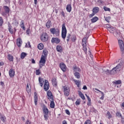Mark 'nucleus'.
I'll return each instance as SVG.
<instances>
[{"mask_svg":"<svg viewBox=\"0 0 124 124\" xmlns=\"http://www.w3.org/2000/svg\"><path fill=\"white\" fill-rule=\"evenodd\" d=\"M8 30H9V32H10V33H11V34H13L14 31H13V29H12V28H11V27L9 26Z\"/></svg>","mask_w":124,"mask_h":124,"instance_id":"41","label":"nucleus"},{"mask_svg":"<svg viewBox=\"0 0 124 124\" xmlns=\"http://www.w3.org/2000/svg\"><path fill=\"white\" fill-rule=\"evenodd\" d=\"M8 59L10 62H13V56L10 54L8 55Z\"/></svg>","mask_w":124,"mask_h":124,"instance_id":"32","label":"nucleus"},{"mask_svg":"<svg viewBox=\"0 0 124 124\" xmlns=\"http://www.w3.org/2000/svg\"><path fill=\"white\" fill-rule=\"evenodd\" d=\"M116 115L117 117H121V118H122V114H121V113H120V112H116Z\"/></svg>","mask_w":124,"mask_h":124,"instance_id":"52","label":"nucleus"},{"mask_svg":"<svg viewBox=\"0 0 124 124\" xmlns=\"http://www.w3.org/2000/svg\"><path fill=\"white\" fill-rule=\"evenodd\" d=\"M82 45L84 52L87 54V38L84 37L82 39Z\"/></svg>","mask_w":124,"mask_h":124,"instance_id":"5","label":"nucleus"},{"mask_svg":"<svg viewBox=\"0 0 124 124\" xmlns=\"http://www.w3.org/2000/svg\"><path fill=\"white\" fill-rule=\"evenodd\" d=\"M26 91H27V93H30V92H31V89L29 87V84L27 85Z\"/></svg>","mask_w":124,"mask_h":124,"instance_id":"47","label":"nucleus"},{"mask_svg":"<svg viewBox=\"0 0 124 124\" xmlns=\"http://www.w3.org/2000/svg\"><path fill=\"white\" fill-rule=\"evenodd\" d=\"M52 83L54 87H57V79L56 78H53L52 79Z\"/></svg>","mask_w":124,"mask_h":124,"instance_id":"28","label":"nucleus"},{"mask_svg":"<svg viewBox=\"0 0 124 124\" xmlns=\"http://www.w3.org/2000/svg\"><path fill=\"white\" fill-rule=\"evenodd\" d=\"M43 112L44 114H49V110L47 108L46 106L44 105L43 106Z\"/></svg>","mask_w":124,"mask_h":124,"instance_id":"15","label":"nucleus"},{"mask_svg":"<svg viewBox=\"0 0 124 124\" xmlns=\"http://www.w3.org/2000/svg\"><path fill=\"white\" fill-rule=\"evenodd\" d=\"M78 95H79L80 97L82 98V99H83V100H85V96L84 95V94H83V93H82L81 91H78Z\"/></svg>","mask_w":124,"mask_h":124,"instance_id":"27","label":"nucleus"},{"mask_svg":"<svg viewBox=\"0 0 124 124\" xmlns=\"http://www.w3.org/2000/svg\"><path fill=\"white\" fill-rule=\"evenodd\" d=\"M2 24H3V19H2V17H1V16H0V27H1V26H2Z\"/></svg>","mask_w":124,"mask_h":124,"instance_id":"43","label":"nucleus"},{"mask_svg":"<svg viewBox=\"0 0 124 124\" xmlns=\"http://www.w3.org/2000/svg\"><path fill=\"white\" fill-rule=\"evenodd\" d=\"M45 63H46V60H45V56L44 55H42L40 61L39 62V68L41 69L43 66L45 65Z\"/></svg>","mask_w":124,"mask_h":124,"instance_id":"3","label":"nucleus"},{"mask_svg":"<svg viewBox=\"0 0 124 124\" xmlns=\"http://www.w3.org/2000/svg\"><path fill=\"white\" fill-rule=\"evenodd\" d=\"M88 106H91L92 105V101H89L87 103Z\"/></svg>","mask_w":124,"mask_h":124,"instance_id":"58","label":"nucleus"},{"mask_svg":"<svg viewBox=\"0 0 124 124\" xmlns=\"http://www.w3.org/2000/svg\"><path fill=\"white\" fill-rule=\"evenodd\" d=\"M63 92L65 96H68L69 95L70 90L69 88L66 86H63Z\"/></svg>","mask_w":124,"mask_h":124,"instance_id":"6","label":"nucleus"},{"mask_svg":"<svg viewBox=\"0 0 124 124\" xmlns=\"http://www.w3.org/2000/svg\"><path fill=\"white\" fill-rule=\"evenodd\" d=\"M71 35H70V34H69L67 37H66V38H67V39H66V41H67V43H68V42H69V40H70V37H71Z\"/></svg>","mask_w":124,"mask_h":124,"instance_id":"46","label":"nucleus"},{"mask_svg":"<svg viewBox=\"0 0 124 124\" xmlns=\"http://www.w3.org/2000/svg\"><path fill=\"white\" fill-rule=\"evenodd\" d=\"M71 40L73 41V42H74V41L76 40V37L75 36H73L72 37Z\"/></svg>","mask_w":124,"mask_h":124,"instance_id":"54","label":"nucleus"},{"mask_svg":"<svg viewBox=\"0 0 124 124\" xmlns=\"http://www.w3.org/2000/svg\"><path fill=\"white\" fill-rule=\"evenodd\" d=\"M43 52V54H44V56H45V57H47V55H48V50H47V49H44Z\"/></svg>","mask_w":124,"mask_h":124,"instance_id":"34","label":"nucleus"},{"mask_svg":"<svg viewBox=\"0 0 124 124\" xmlns=\"http://www.w3.org/2000/svg\"><path fill=\"white\" fill-rule=\"evenodd\" d=\"M46 27L47 29H50V27H51V21H48L46 24Z\"/></svg>","mask_w":124,"mask_h":124,"instance_id":"36","label":"nucleus"},{"mask_svg":"<svg viewBox=\"0 0 124 124\" xmlns=\"http://www.w3.org/2000/svg\"><path fill=\"white\" fill-rule=\"evenodd\" d=\"M66 33H67V30H66L65 24H63L62 25V37L64 40L65 39V37H66Z\"/></svg>","mask_w":124,"mask_h":124,"instance_id":"2","label":"nucleus"},{"mask_svg":"<svg viewBox=\"0 0 124 124\" xmlns=\"http://www.w3.org/2000/svg\"><path fill=\"white\" fill-rule=\"evenodd\" d=\"M20 28L25 31L26 30V27H25V23H24V20H22L20 22Z\"/></svg>","mask_w":124,"mask_h":124,"instance_id":"21","label":"nucleus"},{"mask_svg":"<svg viewBox=\"0 0 124 124\" xmlns=\"http://www.w3.org/2000/svg\"><path fill=\"white\" fill-rule=\"evenodd\" d=\"M121 122H122V124H124V118L122 117Z\"/></svg>","mask_w":124,"mask_h":124,"instance_id":"64","label":"nucleus"},{"mask_svg":"<svg viewBox=\"0 0 124 124\" xmlns=\"http://www.w3.org/2000/svg\"><path fill=\"white\" fill-rule=\"evenodd\" d=\"M40 39L43 42H46L49 39V36L46 33H43L40 36Z\"/></svg>","mask_w":124,"mask_h":124,"instance_id":"4","label":"nucleus"},{"mask_svg":"<svg viewBox=\"0 0 124 124\" xmlns=\"http://www.w3.org/2000/svg\"><path fill=\"white\" fill-rule=\"evenodd\" d=\"M9 74L10 77L12 78L14 77L15 75V71L13 69H11L9 71Z\"/></svg>","mask_w":124,"mask_h":124,"instance_id":"12","label":"nucleus"},{"mask_svg":"<svg viewBox=\"0 0 124 124\" xmlns=\"http://www.w3.org/2000/svg\"><path fill=\"white\" fill-rule=\"evenodd\" d=\"M104 10H105V11H108L109 12L111 11V10L110 9V8L105 6L104 7Z\"/></svg>","mask_w":124,"mask_h":124,"instance_id":"45","label":"nucleus"},{"mask_svg":"<svg viewBox=\"0 0 124 124\" xmlns=\"http://www.w3.org/2000/svg\"><path fill=\"white\" fill-rule=\"evenodd\" d=\"M105 73H106V74H111V71L107 70L105 71Z\"/></svg>","mask_w":124,"mask_h":124,"instance_id":"57","label":"nucleus"},{"mask_svg":"<svg viewBox=\"0 0 124 124\" xmlns=\"http://www.w3.org/2000/svg\"><path fill=\"white\" fill-rule=\"evenodd\" d=\"M121 108L124 110V102L122 103Z\"/></svg>","mask_w":124,"mask_h":124,"instance_id":"62","label":"nucleus"},{"mask_svg":"<svg viewBox=\"0 0 124 124\" xmlns=\"http://www.w3.org/2000/svg\"><path fill=\"white\" fill-rule=\"evenodd\" d=\"M0 119L3 123H5V122H6V118L4 115H0Z\"/></svg>","mask_w":124,"mask_h":124,"instance_id":"26","label":"nucleus"},{"mask_svg":"<svg viewBox=\"0 0 124 124\" xmlns=\"http://www.w3.org/2000/svg\"><path fill=\"white\" fill-rule=\"evenodd\" d=\"M22 43H23V42L22 41V39L21 38H17L16 41V44L18 47H21L22 45Z\"/></svg>","mask_w":124,"mask_h":124,"instance_id":"13","label":"nucleus"},{"mask_svg":"<svg viewBox=\"0 0 124 124\" xmlns=\"http://www.w3.org/2000/svg\"><path fill=\"white\" fill-rule=\"evenodd\" d=\"M122 83V81L121 80H117L114 81V84H116L117 85H120V84Z\"/></svg>","mask_w":124,"mask_h":124,"instance_id":"48","label":"nucleus"},{"mask_svg":"<svg viewBox=\"0 0 124 124\" xmlns=\"http://www.w3.org/2000/svg\"><path fill=\"white\" fill-rule=\"evenodd\" d=\"M74 81L76 83V85H77V87L79 88L80 87V81L75 79L74 80Z\"/></svg>","mask_w":124,"mask_h":124,"instance_id":"33","label":"nucleus"},{"mask_svg":"<svg viewBox=\"0 0 124 124\" xmlns=\"http://www.w3.org/2000/svg\"><path fill=\"white\" fill-rule=\"evenodd\" d=\"M34 103L35 105H37V101H38V97L37 96V93H34Z\"/></svg>","mask_w":124,"mask_h":124,"instance_id":"17","label":"nucleus"},{"mask_svg":"<svg viewBox=\"0 0 124 124\" xmlns=\"http://www.w3.org/2000/svg\"><path fill=\"white\" fill-rule=\"evenodd\" d=\"M44 117L45 118V121H47L48 120V114H44Z\"/></svg>","mask_w":124,"mask_h":124,"instance_id":"53","label":"nucleus"},{"mask_svg":"<svg viewBox=\"0 0 124 124\" xmlns=\"http://www.w3.org/2000/svg\"><path fill=\"white\" fill-rule=\"evenodd\" d=\"M108 31H109V32H114L113 31H114V32L116 31V27H113L112 26H111L110 29H108Z\"/></svg>","mask_w":124,"mask_h":124,"instance_id":"25","label":"nucleus"},{"mask_svg":"<svg viewBox=\"0 0 124 124\" xmlns=\"http://www.w3.org/2000/svg\"><path fill=\"white\" fill-rule=\"evenodd\" d=\"M47 95L49 100L54 99V98H53V94H52V92L50 90H48L47 92Z\"/></svg>","mask_w":124,"mask_h":124,"instance_id":"10","label":"nucleus"},{"mask_svg":"<svg viewBox=\"0 0 124 124\" xmlns=\"http://www.w3.org/2000/svg\"><path fill=\"white\" fill-rule=\"evenodd\" d=\"M49 100L50 101H51L50 105V108H55V102H54V99Z\"/></svg>","mask_w":124,"mask_h":124,"instance_id":"24","label":"nucleus"},{"mask_svg":"<svg viewBox=\"0 0 124 124\" xmlns=\"http://www.w3.org/2000/svg\"><path fill=\"white\" fill-rule=\"evenodd\" d=\"M44 48V45L42 43H40L38 45V48L39 50H42Z\"/></svg>","mask_w":124,"mask_h":124,"instance_id":"30","label":"nucleus"},{"mask_svg":"<svg viewBox=\"0 0 124 124\" xmlns=\"http://www.w3.org/2000/svg\"><path fill=\"white\" fill-rule=\"evenodd\" d=\"M39 82L41 87H43V83H44V79L40 77L39 78Z\"/></svg>","mask_w":124,"mask_h":124,"instance_id":"19","label":"nucleus"},{"mask_svg":"<svg viewBox=\"0 0 124 124\" xmlns=\"http://www.w3.org/2000/svg\"><path fill=\"white\" fill-rule=\"evenodd\" d=\"M99 11V8L97 7H95L93 9V12L95 14L98 13Z\"/></svg>","mask_w":124,"mask_h":124,"instance_id":"22","label":"nucleus"},{"mask_svg":"<svg viewBox=\"0 0 124 124\" xmlns=\"http://www.w3.org/2000/svg\"><path fill=\"white\" fill-rule=\"evenodd\" d=\"M66 9L68 12H71V10H72V7H71V4L67 5Z\"/></svg>","mask_w":124,"mask_h":124,"instance_id":"18","label":"nucleus"},{"mask_svg":"<svg viewBox=\"0 0 124 124\" xmlns=\"http://www.w3.org/2000/svg\"><path fill=\"white\" fill-rule=\"evenodd\" d=\"M85 95L86 97H87L88 101H92V100H91V98H90V96L87 95V94H85Z\"/></svg>","mask_w":124,"mask_h":124,"instance_id":"55","label":"nucleus"},{"mask_svg":"<svg viewBox=\"0 0 124 124\" xmlns=\"http://www.w3.org/2000/svg\"><path fill=\"white\" fill-rule=\"evenodd\" d=\"M25 47H26V48H30L31 47V43H30V42H28L26 44Z\"/></svg>","mask_w":124,"mask_h":124,"instance_id":"42","label":"nucleus"},{"mask_svg":"<svg viewBox=\"0 0 124 124\" xmlns=\"http://www.w3.org/2000/svg\"><path fill=\"white\" fill-rule=\"evenodd\" d=\"M106 116H108V119H111V118H112V114H111V113L109 112L108 111L107 114H106Z\"/></svg>","mask_w":124,"mask_h":124,"instance_id":"39","label":"nucleus"},{"mask_svg":"<svg viewBox=\"0 0 124 124\" xmlns=\"http://www.w3.org/2000/svg\"><path fill=\"white\" fill-rule=\"evenodd\" d=\"M31 63H35V60L34 59H32L31 60Z\"/></svg>","mask_w":124,"mask_h":124,"instance_id":"63","label":"nucleus"},{"mask_svg":"<svg viewBox=\"0 0 124 124\" xmlns=\"http://www.w3.org/2000/svg\"><path fill=\"white\" fill-rule=\"evenodd\" d=\"M13 21H14L13 24L15 25V26H18V24L19 23H18V22H17V20L16 19H14Z\"/></svg>","mask_w":124,"mask_h":124,"instance_id":"49","label":"nucleus"},{"mask_svg":"<svg viewBox=\"0 0 124 124\" xmlns=\"http://www.w3.org/2000/svg\"><path fill=\"white\" fill-rule=\"evenodd\" d=\"M40 74H41V71H40V70H36V75H40Z\"/></svg>","mask_w":124,"mask_h":124,"instance_id":"44","label":"nucleus"},{"mask_svg":"<svg viewBox=\"0 0 124 124\" xmlns=\"http://www.w3.org/2000/svg\"><path fill=\"white\" fill-rule=\"evenodd\" d=\"M81 104V99H78L76 102V105H80Z\"/></svg>","mask_w":124,"mask_h":124,"instance_id":"40","label":"nucleus"},{"mask_svg":"<svg viewBox=\"0 0 124 124\" xmlns=\"http://www.w3.org/2000/svg\"><path fill=\"white\" fill-rule=\"evenodd\" d=\"M54 34H55L56 36H59L60 35V30L59 29H56Z\"/></svg>","mask_w":124,"mask_h":124,"instance_id":"37","label":"nucleus"},{"mask_svg":"<svg viewBox=\"0 0 124 124\" xmlns=\"http://www.w3.org/2000/svg\"><path fill=\"white\" fill-rule=\"evenodd\" d=\"M49 88H50V86H49V82H48V80L46 79L45 80V85L44 86V90H45L46 92H47V91L49 90Z\"/></svg>","mask_w":124,"mask_h":124,"instance_id":"8","label":"nucleus"},{"mask_svg":"<svg viewBox=\"0 0 124 124\" xmlns=\"http://www.w3.org/2000/svg\"><path fill=\"white\" fill-rule=\"evenodd\" d=\"M73 70L74 71V73L75 72H81V69L80 68L76 66H74L73 67Z\"/></svg>","mask_w":124,"mask_h":124,"instance_id":"14","label":"nucleus"},{"mask_svg":"<svg viewBox=\"0 0 124 124\" xmlns=\"http://www.w3.org/2000/svg\"><path fill=\"white\" fill-rule=\"evenodd\" d=\"M74 74L75 77L77 78V79H80L81 77V74H80V73H79L78 72H76L74 73Z\"/></svg>","mask_w":124,"mask_h":124,"instance_id":"23","label":"nucleus"},{"mask_svg":"<svg viewBox=\"0 0 124 124\" xmlns=\"http://www.w3.org/2000/svg\"><path fill=\"white\" fill-rule=\"evenodd\" d=\"M118 44L121 52H124V44L122 40H118Z\"/></svg>","mask_w":124,"mask_h":124,"instance_id":"7","label":"nucleus"},{"mask_svg":"<svg viewBox=\"0 0 124 124\" xmlns=\"http://www.w3.org/2000/svg\"><path fill=\"white\" fill-rule=\"evenodd\" d=\"M60 68L62 71H63V72H65L66 71V66L64 63H60Z\"/></svg>","mask_w":124,"mask_h":124,"instance_id":"11","label":"nucleus"},{"mask_svg":"<svg viewBox=\"0 0 124 124\" xmlns=\"http://www.w3.org/2000/svg\"><path fill=\"white\" fill-rule=\"evenodd\" d=\"M65 113L67 114V115H70V112H69L68 109L65 110Z\"/></svg>","mask_w":124,"mask_h":124,"instance_id":"59","label":"nucleus"},{"mask_svg":"<svg viewBox=\"0 0 124 124\" xmlns=\"http://www.w3.org/2000/svg\"><path fill=\"white\" fill-rule=\"evenodd\" d=\"M94 15H95V14H94V12H93V13H92V14H90V15H89V17H90V18H92V17H93V16H94Z\"/></svg>","mask_w":124,"mask_h":124,"instance_id":"60","label":"nucleus"},{"mask_svg":"<svg viewBox=\"0 0 124 124\" xmlns=\"http://www.w3.org/2000/svg\"><path fill=\"white\" fill-rule=\"evenodd\" d=\"M98 21V17L97 16H94L91 19V22L92 23H95V22Z\"/></svg>","mask_w":124,"mask_h":124,"instance_id":"29","label":"nucleus"},{"mask_svg":"<svg viewBox=\"0 0 124 124\" xmlns=\"http://www.w3.org/2000/svg\"><path fill=\"white\" fill-rule=\"evenodd\" d=\"M113 33L115 37H120V31L116 30Z\"/></svg>","mask_w":124,"mask_h":124,"instance_id":"20","label":"nucleus"},{"mask_svg":"<svg viewBox=\"0 0 124 124\" xmlns=\"http://www.w3.org/2000/svg\"><path fill=\"white\" fill-rule=\"evenodd\" d=\"M112 26L109 25L108 24L106 25V27L107 28L108 30V29H110Z\"/></svg>","mask_w":124,"mask_h":124,"instance_id":"61","label":"nucleus"},{"mask_svg":"<svg viewBox=\"0 0 124 124\" xmlns=\"http://www.w3.org/2000/svg\"><path fill=\"white\" fill-rule=\"evenodd\" d=\"M84 124H92V122L90 121V120H87L85 121Z\"/></svg>","mask_w":124,"mask_h":124,"instance_id":"51","label":"nucleus"},{"mask_svg":"<svg viewBox=\"0 0 124 124\" xmlns=\"http://www.w3.org/2000/svg\"><path fill=\"white\" fill-rule=\"evenodd\" d=\"M51 43H55L56 44H59L61 42V40L57 37H53L51 40Z\"/></svg>","mask_w":124,"mask_h":124,"instance_id":"9","label":"nucleus"},{"mask_svg":"<svg viewBox=\"0 0 124 124\" xmlns=\"http://www.w3.org/2000/svg\"><path fill=\"white\" fill-rule=\"evenodd\" d=\"M56 50L57 52H59V53H62V46L60 45H58L56 46Z\"/></svg>","mask_w":124,"mask_h":124,"instance_id":"16","label":"nucleus"},{"mask_svg":"<svg viewBox=\"0 0 124 124\" xmlns=\"http://www.w3.org/2000/svg\"><path fill=\"white\" fill-rule=\"evenodd\" d=\"M25 124H31V122L29 120H27L26 122H25Z\"/></svg>","mask_w":124,"mask_h":124,"instance_id":"56","label":"nucleus"},{"mask_svg":"<svg viewBox=\"0 0 124 124\" xmlns=\"http://www.w3.org/2000/svg\"><path fill=\"white\" fill-rule=\"evenodd\" d=\"M4 9L6 13H9V11H10V10L9 9V8L8 7H7V6H4Z\"/></svg>","mask_w":124,"mask_h":124,"instance_id":"31","label":"nucleus"},{"mask_svg":"<svg viewBox=\"0 0 124 124\" xmlns=\"http://www.w3.org/2000/svg\"><path fill=\"white\" fill-rule=\"evenodd\" d=\"M110 19H111V17L108 16V17H107L105 18V20L107 22H108V23H109V22H110Z\"/></svg>","mask_w":124,"mask_h":124,"instance_id":"50","label":"nucleus"},{"mask_svg":"<svg viewBox=\"0 0 124 124\" xmlns=\"http://www.w3.org/2000/svg\"><path fill=\"white\" fill-rule=\"evenodd\" d=\"M27 56V53L22 52L21 54V59H25V57Z\"/></svg>","mask_w":124,"mask_h":124,"instance_id":"38","label":"nucleus"},{"mask_svg":"<svg viewBox=\"0 0 124 124\" xmlns=\"http://www.w3.org/2000/svg\"><path fill=\"white\" fill-rule=\"evenodd\" d=\"M122 63L118 64L116 67H114L110 70L111 74H116L117 72H119L121 70L122 67Z\"/></svg>","mask_w":124,"mask_h":124,"instance_id":"1","label":"nucleus"},{"mask_svg":"<svg viewBox=\"0 0 124 124\" xmlns=\"http://www.w3.org/2000/svg\"><path fill=\"white\" fill-rule=\"evenodd\" d=\"M56 31H57V29H56L55 28H51L50 29V31L51 33H52V34H55V32Z\"/></svg>","mask_w":124,"mask_h":124,"instance_id":"35","label":"nucleus"}]
</instances>
